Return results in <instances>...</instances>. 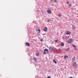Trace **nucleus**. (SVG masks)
I'll list each match as a JSON object with an SVG mask.
<instances>
[{
	"label": "nucleus",
	"mask_w": 78,
	"mask_h": 78,
	"mask_svg": "<svg viewBox=\"0 0 78 78\" xmlns=\"http://www.w3.org/2000/svg\"><path fill=\"white\" fill-rule=\"evenodd\" d=\"M73 42V39H69L67 41V42L68 44H71Z\"/></svg>",
	"instance_id": "1"
},
{
	"label": "nucleus",
	"mask_w": 78,
	"mask_h": 78,
	"mask_svg": "<svg viewBox=\"0 0 78 78\" xmlns=\"http://www.w3.org/2000/svg\"><path fill=\"white\" fill-rule=\"evenodd\" d=\"M47 12L48 13V14H50L51 13V10L50 9H49L47 10Z\"/></svg>",
	"instance_id": "2"
},
{
	"label": "nucleus",
	"mask_w": 78,
	"mask_h": 78,
	"mask_svg": "<svg viewBox=\"0 0 78 78\" xmlns=\"http://www.w3.org/2000/svg\"><path fill=\"white\" fill-rule=\"evenodd\" d=\"M36 32L37 34L40 33L41 32V30H40V29L39 28L38 30H36Z\"/></svg>",
	"instance_id": "3"
},
{
	"label": "nucleus",
	"mask_w": 78,
	"mask_h": 78,
	"mask_svg": "<svg viewBox=\"0 0 78 78\" xmlns=\"http://www.w3.org/2000/svg\"><path fill=\"white\" fill-rule=\"evenodd\" d=\"M73 66L74 67H76L77 65H76V62H74L73 63Z\"/></svg>",
	"instance_id": "4"
},
{
	"label": "nucleus",
	"mask_w": 78,
	"mask_h": 78,
	"mask_svg": "<svg viewBox=\"0 0 78 78\" xmlns=\"http://www.w3.org/2000/svg\"><path fill=\"white\" fill-rule=\"evenodd\" d=\"M26 46L27 47H30V44L28 42H26L25 44Z\"/></svg>",
	"instance_id": "5"
},
{
	"label": "nucleus",
	"mask_w": 78,
	"mask_h": 78,
	"mask_svg": "<svg viewBox=\"0 0 78 78\" xmlns=\"http://www.w3.org/2000/svg\"><path fill=\"white\" fill-rule=\"evenodd\" d=\"M72 46L74 47V50H76V46L73 44L72 45Z\"/></svg>",
	"instance_id": "6"
},
{
	"label": "nucleus",
	"mask_w": 78,
	"mask_h": 78,
	"mask_svg": "<svg viewBox=\"0 0 78 78\" xmlns=\"http://www.w3.org/2000/svg\"><path fill=\"white\" fill-rule=\"evenodd\" d=\"M71 33V32H70V31H68L67 32L66 34V35H69V34H70Z\"/></svg>",
	"instance_id": "7"
},
{
	"label": "nucleus",
	"mask_w": 78,
	"mask_h": 78,
	"mask_svg": "<svg viewBox=\"0 0 78 78\" xmlns=\"http://www.w3.org/2000/svg\"><path fill=\"white\" fill-rule=\"evenodd\" d=\"M44 31H47V27H45L44 29Z\"/></svg>",
	"instance_id": "8"
},
{
	"label": "nucleus",
	"mask_w": 78,
	"mask_h": 78,
	"mask_svg": "<svg viewBox=\"0 0 78 78\" xmlns=\"http://www.w3.org/2000/svg\"><path fill=\"white\" fill-rule=\"evenodd\" d=\"M73 62H74L75 61V57H74L72 59Z\"/></svg>",
	"instance_id": "9"
},
{
	"label": "nucleus",
	"mask_w": 78,
	"mask_h": 78,
	"mask_svg": "<svg viewBox=\"0 0 78 78\" xmlns=\"http://www.w3.org/2000/svg\"><path fill=\"white\" fill-rule=\"evenodd\" d=\"M64 45V43L62 42L61 44V46H62V47H63Z\"/></svg>",
	"instance_id": "10"
},
{
	"label": "nucleus",
	"mask_w": 78,
	"mask_h": 78,
	"mask_svg": "<svg viewBox=\"0 0 78 78\" xmlns=\"http://www.w3.org/2000/svg\"><path fill=\"white\" fill-rule=\"evenodd\" d=\"M44 51H47L48 53V49H44Z\"/></svg>",
	"instance_id": "11"
},
{
	"label": "nucleus",
	"mask_w": 78,
	"mask_h": 78,
	"mask_svg": "<svg viewBox=\"0 0 78 78\" xmlns=\"http://www.w3.org/2000/svg\"><path fill=\"white\" fill-rule=\"evenodd\" d=\"M33 60H34V61L35 62H36L37 61V59H36V58H33Z\"/></svg>",
	"instance_id": "12"
},
{
	"label": "nucleus",
	"mask_w": 78,
	"mask_h": 78,
	"mask_svg": "<svg viewBox=\"0 0 78 78\" xmlns=\"http://www.w3.org/2000/svg\"><path fill=\"white\" fill-rule=\"evenodd\" d=\"M53 61L54 62V63H55V64H56L57 63V62H56V61H55V59H54L53 60Z\"/></svg>",
	"instance_id": "13"
},
{
	"label": "nucleus",
	"mask_w": 78,
	"mask_h": 78,
	"mask_svg": "<svg viewBox=\"0 0 78 78\" xmlns=\"http://www.w3.org/2000/svg\"><path fill=\"white\" fill-rule=\"evenodd\" d=\"M64 58H65V59H66V58H68V57L67 55H65L64 56Z\"/></svg>",
	"instance_id": "14"
},
{
	"label": "nucleus",
	"mask_w": 78,
	"mask_h": 78,
	"mask_svg": "<svg viewBox=\"0 0 78 78\" xmlns=\"http://www.w3.org/2000/svg\"><path fill=\"white\" fill-rule=\"evenodd\" d=\"M69 36H68V37H66V39H69Z\"/></svg>",
	"instance_id": "15"
},
{
	"label": "nucleus",
	"mask_w": 78,
	"mask_h": 78,
	"mask_svg": "<svg viewBox=\"0 0 78 78\" xmlns=\"http://www.w3.org/2000/svg\"><path fill=\"white\" fill-rule=\"evenodd\" d=\"M58 17H61L62 15L61 14H59L58 15Z\"/></svg>",
	"instance_id": "16"
},
{
	"label": "nucleus",
	"mask_w": 78,
	"mask_h": 78,
	"mask_svg": "<svg viewBox=\"0 0 78 78\" xmlns=\"http://www.w3.org/2000/svg\"><path fill=\"white\" fill-rule=\"evenodd\" d=\"M39 53L36 54V55L37 56H39Z\"/></svg>",
	"instance_id": "17"
},
{
	"label": "nucleus",
	"mask_w": 78,
	"mask_h": 78,
	"mask_svg": "<svg viewBox=\"0 0 78 78\" xmlns=\"http://www.w3.org/2000/svg\"><path fill=\"white\" fill-rule=\"evenodd\" d=\"M54 1L55 3H57V1L56 0H54Z\"/></svg>",
	"instance_id": "18"
},
{
	"label": "nucleus",
	"mask_w": 78,
	"mask_h": 78,
	"mask_svg": "<svg viewBox=\"0 0 78 78\" xmlns=\"http://www.w3.org/2000/svg\"><path fill=\"white\" fill-rule=\"evenodd\" d=\"M44 55H46V51H44Z\"/></svg>",
	"instance_id": "19"
},
{
	"label": "nucleus",
	"mask_w": 78,
	"mask_h": 78,
	"mask_svg": "<svg viewBox=\"0 0 78 78\" xmlns=\"http://www.w3.org/2000/svg\"><path fill=\"white\" fill-rule=\"evenodd\" d=\"M69 6H72V4L71 3H70L69 5Z\"/></svg>",
	"instance_id": "20"
},
{
	"label": "nucleus",
	"mask_w": 78,
	"mask_h": 78,
	"mask_svg": "<svg viewBox=\"0 0 78 78\" xmlns=\"http://www.w3.org/2000/svg\"><path fill=\"white\" fill-rule=\"evenodd\" d=\"M40 41H41L42 42V41H43V39H41Z\"/></svg>",
	"instance_id": "21"
},
{
	"label": "nucleus",
	"mask_w": 78,
	"mask_h": 78,
	"mask_svg": "<svg viewBox=\"0 0 78 78\" xmlns=\"http://www.w3.org/2000/svg\"><path fill=\"white\" fill-rule=\"evenodd\" d=\"M58 42V40H55V42Z\"/></svg>",
	"instance_id": "22"
},
{
	"label": "nucleus",
	"mask_w": 78,
	"mask_h": 78,
	"mask_svg": "<svg viewBox=\"0 0 78 78\" xmlns=\"http://www.w3.org/2000/svg\"><path fill=\"white\" fill-rule=\"evenodd\" d=\"M47 78H51V77H50V76H48L47 77Z\"/></svg>",
	"instance_id": "23"
},
{
	"label": "nucleus",
	"mask_w": 78,
	"mask_h": 78,
	"mask_svg": "<svg viewBox=\"0 0 78 78\" xmlns=\"http://www.w3.org/2000/svg\"><path fill=\"white\" fill-rule=\"evenodd\" d=\"M69 78H73L72 77H70Z\"/></svg>",
	"instance_id": "24"
},
{
	"label": "nucleus",
	"mask_w": 78,
	"mask_h": 78,
	"mask_svg": "<svg viewBox=\"0 0 78 78\" xmlns=\"http://www.w3.org/2000/svg\"><path fill=\"white\" fill-rule=\"evenodd\" d=\"M50 20H48L47 22H50Z\"/></svg>",
	"instance_id": "25"
},
{
	"label": "nucleus",
	"mask_w": 78,
	"mask_h": 78,
	"mask_svg": "<svg viewBox=\"0 0 78 78\" xmlns=\"http://www.w3.org/2000/svg\"><path fill=\"white\" fill-rule=\"evenodd\" d=\"M67 3H69V2H67Z\"/></svg>",
	"instance_id": "26"
}]
</instances>
